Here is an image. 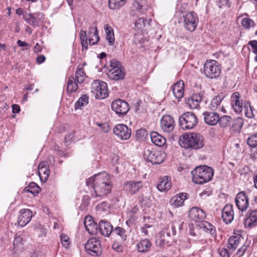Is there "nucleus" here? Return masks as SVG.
I'll return each instance as SVG.
<instances>
[{
    "label": "nucleus",
    "mask_w": 257,
    "mask_h": 257,
    "mask_svg": "<svg viewBox=\"0 0 257 257\" xmlns=\"http://www.w3.org/2000/svg\"><path fill=\"white\" fill-rule=\"evenodd\" d=\"M199 19L197 14L190 12L184 16V26L188 31H194L196 28Z\"/></svg>",
    "instance_id": "9b49d317"
},
{
    "label": "nucleus",
    "mask_w": 257,
    "mask_h": 257,
    "mask_svg": "<svg viewBox=\"0 0 257 257\" xmlns=\"http://www.w3.org/2000/svg\"><path fill=\"white\" fill-rule=\"evenodd\" d=\"M110 69H116L117 68H121L120 63L116 60H112L110 63Z\"/></svg>",
    "instance_id": "5fc2aeb1"
},
{
    "label": "nucleus",
    "mask_w": 257,
    "mask_h": 257,
    "mask_svg": "<svg viewBox=\"0 0 257 257\" xmlns=\"http://www.w3.org/2000/svg\"><path fill=\"white\" fill-rule=\"evenodd\" d=\"M174 96L177 99L183 97L184 95V83L183 81H179L176 83L172 88Z\"/></svg>",
    "instance_id": "bb28decb"
},
{
    "label": "nucleus",
    "mask_w": 257,
    "mask_h": 257,
    "mask_svg": "<svg viewBox=\"0 0 257 257\" xmlns=\"http://www.w3.org/2000/svg\"><path fill=\"white\" fill-rule=\"evenodd\" d=\"M24 242L25 240L22 236L20 235L16 236L13 242V245L14 248H18L20 247V245H22L24 244Z\"/></svg>",
    "instance_id": "3c124183"
},
{
    "label": "nucleus",
    "mask_w": 257,
    "mask_h": 257,
    "mask_svg": "<svg viewBox=\"0 0 257 257\" xmlns=\"http://www.w3.org/2000/svg\"><path fill=\"white\" fill-rule=\"evenodd\" d=\"M222 99L221 96H215L211 99L208 107L212 110H216L220 106Z\"/></svg>",
    "instance_id": "e433bc0d"
},
{
    "label": "nucleus",
    "mask_w": 257,
    "mask_h": 257,
    "mask_svg": "<svg viewBox=\"0 0 257 257\" xmlns=\"http://www.w3.org/2000/svg\"><path fill=\"white\" fill-rule=\"evenodd\" d=\"M247 144L252 148L257 147V134H252L247 138Z\"/></svg>",
    "instance_id": "a18cd8bd"
},
{
    "label": "nucleus",
    "mask_w": 257,
    "mask_h": 257,
    "mask_svg": "<svg viewBox=\"0 0 257 257\" xmlns=\"http://www.w3.org/2000/svg\"><path fill=\"white\" fill-rule=\"evenodd\" d=\"M217 2L218 7L220 8L222 7H229L228 0H217Z\"/></svg>",
    "instance_id": "bf43d9fd"
},
{
    "label": "nucleus",
    "mask_w": 257,
    "mask_h": 257,
    "mask_svg": "<svg viewBox=\"0 0 257 257\" xmlns=\"http://www.w3.org/2000/svg\"><path fill=\"white\" fill-rule=\"evenodd\" d=\"M104 29L106 33V39L110 45H112L114 43V36L113 30L109 25L106 24L104 26Z\"/></svg>",
    "instance_id": "f704fd0d"
},
{
    "label": "nucleus",
    "mask_w": 257,
    "mask_h": 257,
    "mask_svg": "<svg viewBox=\"0 0 257 257\" xmlns=\"http://www.w3.org/2000/svg\"><path fill=\"white\" fill-rule=\"evenodd\" d=\"M41 189L38 185L35 182H31L29 184V186L25 188V191L30 192L34 195H37Z\"/></svg>",
    "instance_id": "4c0bfd02"
},
{
    "label": "nucleus",
    "mask_w": 257,
    "mask_h": 257,
    "mask_svg": "<svg viewBox=\"0 0 257 257\" xmlns=\"http://www.w3.org/2000/svg\"><path fill=\"white\" fill-rule=\"evenodd\" d=\"M85 249L88 253L92 256H99L102 253L100 242L95 237L88 240L85 244Z\"/></svg>",
    "instance_id": "1a4fd4ad"
},
{
    "label": "nucleus",
    "mask_w": 257,
    "mask_h": 257,
    "mask_svg": "<svg viewBox=\"0 0 257 257\" xmlns=\"http://www.w3.org/2000/svg\"><path fill=\"white\" fill-rule=\"evenodd\" d=\"M203 72L205 76L210 79L218 77L221 73V67L215 60H207L204 64Z\"/></svg>",
    "instance_id": "423d86ee"
},
{
    "label": "nucleus",
    "mask_w": 257,
    "mask_h": 257,
    "mask_svg": "<svg viewBox=\"0 0 257 257\" xmlns=\"http://www.w3.org/2000/svg\"><path fill=\"white\" fill-rule=\"evenodd\" d=\"M17 44L19 47H26L29 46V44L25 42L22 41L20 40L17 41Z\"/></svg>",
    "instance_id": "69168bd1"
},
{
    "label": "nucleus",
    "mask_w": 257,
    "mask_h": 257,
    "mask_svg": "<svg viewBox=\"0 0 257 257\" xmlns=\"http://www.w3.org/2000/svg\"><path fill=\"white\" fill-rule=\"evenodd\" d=\"M152 246L151 242L148 239L141 240L137 245L138 251L145 252L148 251Z\"/></svg>",
    "instance_id": "72a5a7b5"
},
{
    "label": "nucleus",
    "mask_w": 257,
    "mask_h": 257,
    "mask_svg": "<svg viewBox=\"0 0 257 257\" xmlns=\"http://www.w3.org/2000/svg\"><path fill=\"white\" fill-rule=\"evenodd\" d=\"M86 184L94 190V197H103L111 192L112 184L110 177L106 172L95 175L88 178Z\"/></svg>",
    "instance_id": "f257e3e1"
},
{
    "label": "nucleus",
    "mask_w": 257,
    "mask_h": 257,
    "mask_svg": "<svg viewBox=\"0 0 257 257\" xmlns=\"http://www.w3.org/2000/svg\"><path fill=\"white\" fill-rule=\"evenodd\" d=\"M231 101L232 107L235 112H240L243 109V107L242 102L240 99V94L238 92H235L232 94Z\"/></svg>",
    "instance_id": "5701e85b"
},
{
    "label": "nucleus",
    "mask_w": 257,
    "mask_h": 257,
    "mask_svg": "<svg viewBox=\"0 0 257 257\" xmlns=\"http://www.w3.org/2000/svg\"><path fill=\"white\" fill-rule=\"evenodd\" d=\"M139 201L142 205L149 206L151 202L150 193L142 194L139 197Z\"/></svg>",
    "instance_id": "c03bdc74"
},
{
    "label": "nucleus",
    "mask_w": 257,
    "mask_h": 257,
    "mask_svg": "<svg viewBox=\"0 0 257 257\" xmlns=\"http://www.w3.org/2000/svg\"><path fill=\"white\" fill-rule=\"evenodd\" d=\"M98 125L100 126L101 130H102L104 132L107 133L110 130L109 126L107 124H99Z\"/></svg>",
    "instance_id": "0e129e2a"
},
{
    "label": "nucleus",
    "mask_w": 257,
    "mask_h": 257,
    "mask_svg": "<svg viewBox=\"0 0 257 257\" xmlns=\"http://www.w3.org/2000/svg\"><path fill=\"white\" fill-rule=\"evenodd\" d=\"M150 137L153 143L159 147L163 146L166 142V139L156 132L150 133Z\"/></svg>",
    "instance_id": "cd10ccee"
},
{
    "label": "nucleus",
    "mask_w": 257,
    "mask_h": 257,
    "mask_svg": "<svg viewBox=\"0 0 257 257\" xmlns=\"http://www.w3.org/2000/svg\"><path fill=\"white\" fill-rule=\"evenodd\" d=\"M12 111L14 113H18L20 111V107L18 104H13L12 105Z\"/></svg>",
    "instance_id": "338daca9"
},
{
    "label": "nucleus",
    "mask_w": 257,
    "mask_h": 257,
    "mask_svg": "<svg viewBox=\"0 0 257 257\" xmlns=\"http://www.w3.org/2000/svg\"><path fill=\"white\" fill-rule=\"evenodd\" d=\"M46 58L44 55H40L37 58V62L39 64H41L45 61Z\"/></svg>",
    "instance_id": "774afa93"
},
{
    "label": "nucleus",
    "mask_w": 257,
    "mask_h": 257,
    "mask_svg": "<svg viewBox=\"0 0 257 257\" xmlns=\"http://www.w3.org/2000/svg\"><path fill=\"white\" fill-rule=\"evenodd\" d=\"M38 173L41 180L46 182L49 178L50 170L47 162H42L38 166Z\"/></svg>",
    "instance_id": "4be33fe9"
},
{
    "label": "nucleus",
    "mask_w": 257,
    "mask_h": 257,
    "mask_svg": "<svg viewBox=\"0 0 257 257\" xmlns=\"http://www.w3.org/2000/svg\"><path fill=\"white\" fill-rule=\"evenodd\" d=\"M204 120L206 123L210 125H216L219 121V114L215 112L204 111L203 113Z\"/></svg>",
    "instance_id": "aec40b11"
},
{
    "label": "nucleus",
    "mask_w": 257,
    "mask_h": 257,
    "mask_svg": "<svg viewBox=\"0 0 257 257\" xmlns=\"http://www.w3.org/2000/svg\"><path fill=\"white\" fill-rule=\"evenodd\" d=\"M179 143L182 147L198 150L204 145V139L199 134L192 133L186 134L180 138Z\"/></svg>",
    "instance_id": "7ed1b4c3"
},
{
    "label": "nucleus",
    "mask_w": 257,
    "mask_h": 257,
    "mask_svg": "<svg viewBox=\"0 0 257 257\" xmlns=\"http://www.w3.org/2000/svg\"><path fill=\"white\" fill-rule=\"evenodd\" d=\"M244 121L242 117H237L233 121L230 127V131L234 133H239L243 125Z\"/></svg>",
    "instance_id": "2f4dec72"
},
{
    "label": "nucleus",
    "mask_w": 257,
    "mask_h": 257,
    "mask_svg": "<svg viewBox=\"0 0 257 257\" xmlns=\"http://www.w3.org/2000/svg\"><path fill=\"white\" fill-rule=\"evenodd\" d=\"M20 213L18 223L19 225L23 227L30 221L32 217V212L29 209H24L21 210Z\"/></svg>",
    "instance_id": "a211bd4d"
},
{
    "label": "nucleus",
    "mask_w": 257,
    "mask_h": 257,
    "mask_svg": "<svg viewBox=\"0 0 257 257\" xmlns=\"http://www.w3.org/2000/svg\"><path fill=\"white\" fill-rule=\"evenodd\" d=\"M112 109L119 116L125 114L130 109L128 104L120 99L114 100L111 103Z\"/></svg>",
    "instance_id": "4468645a"
},
{
    "label": "nucleus",
    "mask_w": 257,
    "mask_h": 257,
    "mask_svg": "<svg viewBox=\"0 0 257 257\" xmlns=\"http://www.w3.org/2000/svg\"><path fill=\"white\" fill-rule=\"evenodd\" d=\"M202 97L199 94H194L188 99L186 103L191 109H195L199 106Z\"/></svg>",
    "instance_id": "7c9ffc66"
},
{
    "label": "nucleus",
    "mask_w": 257,
    "mask_h": 257,
    "mask_svg": "<svg viewBox=\"0 0 257 257\" xmlns=\"http://www.w3.org/2000/svg\"><path fill=\"white\" fill-rule=\"evenodd\" d=\"M248 44L251 47L252 52L254 53L255 54H257V41H250L248 42Z\"/></svg>",
    "instance_id": "6e6d98bb"
},
{
    "label": "nucleus",
    "mask_w": 257,
    "mask_h": 257,
    "mask_svg": "<svg viewBox=\"0 0 257 257\" xmlns=\"http://www.w3.org/2000/svg\"><path fill=\"white\" fill-rule=\"evenodd\" d=\"M35 15V19H36L38 25H39V23L40 21L44 19V15L40 12H37L34 14Z\"/></svg>",
    "instance_id": "052dcab7"
},
{
    "label": "nucleus",
    "mask_w": 257,
    "mask_h": 257,
    "mask_svg": "<svg viewBox=\"0 0 257 257\" xmlns=\"http://www.w3.org/2000/svg\"><path fill=\"white\" fill-rule=\"evenodd\" d=\"M175 121L169 115H164L161 119V126L164 132L170 133L174 128Z\"/></svg>",
    "instance_id": "dca6fc26"
},
{
    "label": "nucleus",
    "mask_w": 257,
    "mask_h": 257,
    "mask_svg": "<svg viewBox=\"0 0 257 257\" xmlns=\"http://www.w3.org/2000/svg\"><path fill=\"white\" fill-rule=\"evenodd\" d=\"M234 213L232 205H226L222 210V218L226 224L231 222L233 219Z\"/></svg>",
    "instance_id": "6ab92c4d"
},
{
    "label": "nucleus",
    "mask_w": 257,
    "mask_h": 257,
    "mask_svg": "<svg viewBox=\"0 0 257 257\" xmlns=\"http://www.w3.org/2000/svg\"><path fill=\"white\" fill-rule=\"evenodd\" d=\"M165 157L164 152L146 149L144 152V158L153 164H159L163 162Z\"/></svg>",
    "instance_id": "9d476101"
},
{
    "label": "nucleus",
    "mask_w": 257,
    "mask_h": 257,
    "mask_svg": "<svg viewBox=\"0 0 257 257\" xmlns=\"http://www.w3.org/2000/svg\"><path fill=\"white\" fill-rule=\"evenodd\" d=\"M89 44L93 45L95 44L99 39L96 27L90 28L88 33Z\"/></svg>",
    "instance_id": "c85d7f7f"
},
{
    "label": "nucleus",
    "mask_w": 257,
    "mask_h": 257,
    "mask_svg": "<svg viewBox=\"0 0 257 257\" xmlns=\"http://www.w3.org/2000/svg\"><path fill=\"white\" fill-rule=\"evenodd\" d=\"M80 38L81 41H83V40H84V41L88 40V34L86 33V32L85 31H83V30L81 31Z\"/></svg>",
    "instance_id": "680f3d73"
},
{
    "label": "nucleus",
    "mask_w": 257,
    "mask_h": 257,
    "mask_svg": "<svg viewBox=\"0 0 257 257\" xmlns=\"http://www.w3.org/2000/svg\"><path fill=\"white\" fill-rule=\"evenodd\" d=\"M98 229L102 235L108 236L112 232L113 227L108 222L101 220L99 223Z\"/></svg>",
    "instance_id": "b1692460"
},
{
    "label": "nucleus",
    "mask_w": 257,
    "mask_h": 257,
    "mask_svg": "<svg viewBox=\"0 0 257 257\" xmlns=\"http://www.w3.org/2000/svg\"><path fill=\"white\" fill-rule=\"evenodd\" d=\"M74 137V133L71 132L68 134L65 137V142L66 143H68L70 142Z\"/></svg>",
    "instance_id": "e2e57ef3"
},
{
    "label": "nucleus",
    "mask_w": 257,
    "mask_h": 257,
    "mask_svg": "<svg viewBox=\"0 0 257 257\" xmlns=\"http://www.w3.org/2000/svg\"><path fill=\"white\" fill-rule=\"evenodd\" d=\"M60 237L61 241L63 246L65 247H67L69 244V238L68 236L65 234H62Z\"/></svg>",
    "instance_id": "864d4df0"
},
{
    "label": "nucleus",
    "mask_w": 257,
    "mask_h": 257,
    "mask_svg": "<svg viewBox=\"0 0 257 257\" xmlns=\"http://www.w3.org/2000/svg\"><path fill=\"white\" fill-rule=\"evenodd\" d=\"M143 186L141 181H130L124 183V189L131 194L137 193Z\"/></svg>",
    "instance_id": "f3484780"
},
{
    "label": "nucleus",
    "mask_w": 257,
    "mask_h": 257,
    "mask_svg": "<svg viewBox=\"0 0 257 257\" xmlns=\"http://www.w3.org/2000/svg\"><path fill=\"white\" fill-rule=\"evenodd\" d=\"M242 26L245 29H249L254 26V23L253 20L248 18H244L241 22Z\"/></svg>",
    "instance_id": "8fccbe9b"
},
{
    "label": "nucleus",
    "mask_w": 257,
    "mask_h": 257,
    "mask_svg": "<svg viewBox=\"0 0 257 257\" xmlns=\"http://www.w3.org/2000/svg\"><path fill=\"white\" fill-rule=\"evenodd\" d=\"M218 253L220 257H230V254L228 250L225 248H222L221 249H218Z\"/></svg>",
    "instance_id": "4d7b16f0"
},
{
    "label": "nucleus",
    "mask_w": 257,
    "mask_h": 257,
    "mask_svg": "<svg viewBox=\"0 0 257 257\" xmlns=\"http://www.w3.org/2000/svg\"><path fill=\"white\" fill-rule=\"evenodd\" d=\"M245 224L249 227L255 226L257 224V210L250 211L249 216L245 221Z\"/></svg>",
    "instance_id": "473e14b6"
},
{
    "label": "nucleus",
    "mask_w": 257,
    "mask_h": 257,
    "mask_svg": "<svg viewBox=\"0 0 257 257\" xmlns=\"http://www.w3.org/2000/svg\"><path fill=\"white\" fill-rule=\"evenodd\" d=\"M164 233H166L168 236L174 235L176 234V227L173 225L171 226H168L164 231Z\"/></svg>",
    "instance_id": "603ef678"
},
{
    "label": "nucleus",
    "mask_w": 257,
    "mask_h": 257,
    "mask_svg": "<svg viewBox=\"0 0 257 257\" xmlns=\"http://www.w3.org/2000/svg\"><path fill=\"white\" fill-rule=\"evenodd\" d=\"M88 102V96L86 95H83L80 97L78 101L75 103V107L76 109H82V107L87 104Z\"/></svg>",
    "instance_id": "79ce46f5"
},
{
    "label": "nucleus",
    "mask_w": 257,
    "mask_h": 257,
    "mask_svg": "<svg viewBox=\"0 0 257 257\" xmlns=\"http://www.w3.org/2000/svg\"><path fill=\"white\" fill-rule=\"evenodd\" d=\"M91 92L97 99H103L107 96V84L100 80H95L91 84Z\"/></svg>",
    "instance_id": "6e6552de"
},
{
    "label": "nucleus",
    "mask_w": 257,
    "mask_h": 257,
    "mask_svg": "<svg viewBox=\"0 0 257 257\" xmlns=\"http://www.w3.org/2000/svg\"><path fill=\"white\" fill-rule=\"evenodd\" d=\"M205 216L206 214L204 211L197 207H192L189 211V218L195 221H198L197 225L211 235H215L216 230L213 225L207 221H201Z\"/></svg>",
    "instance_id": "f03ea898"
},
{
    "label": "nucleus",
    "mask_w": 257,
    "mask_h": 257,
    "mask_svg": "<svg viewBox=\"0 0 257 257\" xmlns=\"http://www.w3.org/2000/svg\"><path fill=\"white\" fill-rule=\"evenodd\" d=\"M107 76L110 79L118 80L124 78V73L123 68H117L116 69H110L107 73Z\"/></svg>",
    "instance_id": "a878e982"
},
{
    "label": "nucleus",
    "mask_w": 257,
    "mask_h": 257,
    "mask_svg": "<svg viewBox=\"0 0 257 257\" xmlns=\"http://www.w3.org/2000/svg\"><path fill=\"white\" fill-rule=\"evenodd\" d=\"M113 134L121 140H128L131 136V130L123 124L115 125L113 127Z\"/></svg>",
    "instance_id": "ddd939ff"
},
{
    "label": "nucleus",
    "mask_w": 257,
    "mask_h": 257,
    "mask_svg": "<svg viewBox=\"0 0 257 257\" xmlns=\"http://www.w3.org/2000/svg\"><path fill=\"white\" fill-rule=\"evenodd\" d=\"M192 181L195 184H203L210 181L213 176V170L207 166H200L191 172Z\"/></svg>",
    "instance_id": "20e7f679"
},
{
    "label": "nucleus",
    "mask_w": 257,
    "mask_h": 257,
    "mask_svg": "<svg viewBox=\"0 0 257 257\" xmlns=\"http://www.w3.org/2000/svg\"><path fill=\"white\" fill-rule=\"evenodd\" d=\"M248 195L244 191L238 193L235 197V202L237 208L242 212L248 207Z\"/></svg>",
    "instance_id": "f8f14e48"
},
{
    "label": "nucleus",
    "mask_w": 257,
    "mask_h": 257,
    "mask_svg": "<svg viewBox=\"0 0 257 257\" xmlns=\"http://www.w3.org/2000/svg\"><path fill=\"white\" fill-rule=\"evenodd\" d=\"M23 18L28 24L32 26L36 27L38 26L34 14H25L23 16Z\"/></svg>",
    "instance_id": "ea45409f"
},
{
    "label": "nucleus",
    "mask_w": 257,
    "mask_h": 257,
    "mask_svg": "<svg viewBox=\"0 0 257 257\" xmlns=\"http://www.w3.org/2000/svg\"><path fill=\"white\" fill-rule=\"evenodd\" d=\"M147 136L148 132L144 128L140 129L136 132V137L139 141H144Z\"/></svg>",
    "instance_id": "49530a36"
},
{
    "label": "nucleus",
    "mask_w": 257,
    "mask_h": 257,
    "mask_svg": "<svg viewBox=\"0 0 257 257\" xmlns=\"http://www.w3.org/2000/svg\"><path fill=\"white\" fill-rule=\"evenodd\" d=\"M148 7L146 0H135L132 7V14L133 15L145 14Z\"/></svg>",
    "instance_id": "2eb2a0df"
},
{
    "label": "nucleus",
    "mask_w": 257,
    "mask_h": 257,
    "mask_svg": "<svg viewBox=\"0 0 257 257\" xmlns=\"http://www.w3.org/2000/svg\"><path fill=\"white\" fill-rule=\"evenodd\" d=\"M240 238L237 236H232L228 239V246L229 249L234 251L237 247L239 243Z\"/></svg>",
    "instance_id": "58836bf2"
},
{
    "label": "nucleus",
    "mask_w": 257,
    "mask_h": 257,
    "mask_svg": "<svg viewBox=\"0 0 257 257\" xmlns=\"http://www.w3.org/2000/svg\"><path fill=\"white\" fill-rule=\"evenodd\" d=\"M247 246H246L245 245H243L239 249H238V250L236 252V256L237 257L242 256L245 253V252L247 249Z\"/></svg>",
    "instance_id": "13d9d810"
},
{
    "label": "nucleus",
    "mask_w": 257,
    "mask_h": 257,
    "mask_svg": "<svg viewBox=\"0 0 257 257\" xmlns=\"http://www.w3.org/2000/svg\"><path fill=\"white\" fill-rule=\"evenodd\" d=\"M112 232L115 234L118 235L123 240H126V235L124 229L120 227H116L114 230L112 229Z\"/></svg>",
    "instance_id": "09e8293b"
},
{
    "label": "nucleus",
    "mask_w": 257,
    "mask_h": 257,
    "mask_svg": "<svg viewBox=\"0 0 257 257\" xmlns=\"http://www.w3.org/2000/svg\"><path fill=\"white\" fill-rule=\"evenodd\" d=\"M172 183L168 176H164L157 186L158 189L161 192L169 190L171 187Z\"/></svg>",
    "instance_id": "c756f323"
},
{
    "label": "nucleus",
    "mask_w": 257,
    "mask_h": 257,
    "mask_svg": "<svg viewBox=\"0 0 257 257\" xmlns=\"http://www.w3.org/2000/svg\"><path fill=\"white\" fill-rule=\"evenodd\" d=\"M231 117L228 115H223L219 116V121L218 123L221 127H225L230 123Z\"/></svg>",
    "instance_id": "37998d69"
},
{
    "label": "nucleus",
    "mask_w": 257,
    "mask_h": 257,
    "mask_svg": "<svg viewBox=\"0 0 257 257\" xmlns=\"http://www.w3.org/2000/svg\"><path fill=\"white\" fill-rule=\"evenodd\" d=\"M152 20L151 19H146L142 17L138 19L135 23V27L140 30H142L145 27L150 26Z\"/></svg>",
    "instance_id": "c9c22d12"
},
{
    "label": "nucleus",
    "mask_w": 257,
    "mask_h": 257,
    "mask_svg": "<svg viewBox=\"0 0 257 257\" xmlns=\"http://www.w3.org/2000/svg\"><path fill=\"white\" fill-rule=\"evenodd\" d=\"M84 224L86 230L91 234H95L97 233L98 226L92 217L87 216L84 220Z\"/></svg>",
    "instance_id": "412c9836"
},
{
    "label": "nucleus",
    "mask_w": 257,
    "mask_h": 257,
    "mask_svg": "<svg viewBox=\"0 0 257 257\" xmlns=\"http://www.w3.org/2000/svg\"><path fill=\"white\" fill-rule=\"evenodd\" d=\"M242 110H243L244 114L247 117L251 118L254 116L252 108L249 103H247L245 104Z\"/></svg>",
    "instance_id": "de8ad7c7"
},
{
    "label": "nucleus",
    "mask_w": 257,
    "mask_h": 257,
    "mask_svg": "<svg viewBox=\"0 0 257 257\" xmlns=\"http://www.w3.org/2000/svg\"><path fill=\"white\" fill-rule=\"evenodd\" d=\"M197 123V116L191 112H185L179 117V123L183 130L192 129L196 125Z\"/></svg>",
    "instance_id": "0eeeda50"
},
{
    "label": "nucleus",
    "mask_w": 257,
    "mask_h": 257,
    "mask_svg": "<svg viewBox=\"0 0 257 257\" xmlns=\"http://www.w3.org/2000/svg\"><path fill=\"white\" fill-rule=\"evenodd\" d=\"M187 193H179L171 198L170 203L175 207H178L183 205L184 201L187 198Z\"/></svg>",
    "instance_id": "393cba45"
},
{
    "label": "nucleus",
    "mask_w": 257,
    "mask_h": 257,
    "mask_svg": "<svg viewBox=\"0 0 257 257\" xmlns=\"http://www.w3.org/2000/svg\"><path fill=\"white\" fill-rule=\"evenodd\" d=\"M85 73L82 68H78L76 71L75 77H69L67 87L68 92L76 91L78 89V84H82L85 80Z\"/></svg>",
    "instance_id": "39448f33"
},
{
    "label": "nucleus",
    "mask_w": 257,
    "mask_h": 257,
    "mask_svg": "<svg viewBox=\"0 0 257 257\" xmlns=\"http://www.w3.org/2000/svg\"><path fill=\"white\" fill-rule=\"evenodd\" d=\"M126 0H109L108 6L112 10L118 9L123 6Z\"/></svg>",
    "instance_id": "a19ab883"
}]
</instances>
